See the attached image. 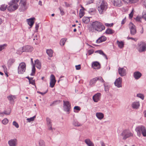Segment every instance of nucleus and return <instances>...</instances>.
Listing matches in <instances>:
<instances>
[{
	"label": "nucleus",
	"instance_id": "1",
	"mask_svg": "<svg viewBox=\"0 0 146 146\" xmlns=\"http://www.w3.org/2000/svg\"><path fill=\"white\" fill-rule=\"evenodd\" d=\"M92 27L96 31L101 32L105 29L104 26L102 23L98 21L93 22L92 25Z\"/></svg>",
	"mask_w": 146,
	"mask_h": 146
},
{
	"label": "nucleus",
	"instance_id": "2",
	"mask_svg": "<svg viewBox=\"0 0 146 146\" xmlns=\"http://www.w3.org/2000/svg\"><path fill=\"white\" fill-rule=\"evenodd\" d=\"M107 3L104 0H102L100 5L98 7V9L100 14H103L108 8Z\"/></svg>",
	"mask_w": 146,
	"mask_h": 146
},
{
	"label": "nucleus",
	"instance_id": "3",
	"mask_svg": "<svg viewBox=\"0 0 146 146\" xmlns=\"http://www.w3.org/2000/svg\"><path fill=\"white\" fill-rule=\"evenodd\" d=\"M135 130L137 132V135L140 137L141 135V133L144 137H146V129L143 125H140L136 127Z\"/></svg>",
	"mask_w": 146,
	"mask_h": 146
},
{
	"label": "nucleus",
	"instance_id": "4",
	"mask_svg": "<svg viewBox=\"0 0 146 146\" xmlns=\"http://www.w3.org/2000/svg\"><path fill=\"white\" fill-rule=\"evenodd\" d=\"M137 48L139 52H142L146 51V43L141 41L137 44Z\"/></svg>",
	"mask_w": 146,
	"mask_h": 146
},
{
	"label": "nucleus",
	"instance_id": "5",
	"mask_svg": "<svg viewBox=\"0 0 146 146\" xmlns=\"http://www.w3.org/2000/svg\"><path fill=\"white\" fill-rule=\"evenodd\" d=\"M120 135L122 136L123 139L125 140L128 138L133 136V134L129 130L125 129L122 131Z\"/></svg>",
	"mask_w": 146,
	"mask_h": 146
},
{
	"label": "nucleus",
	"instance_id": "6",
	"mask_svg": "<svg viewBox=\"0 0 146 146\" xmlns=\"http://www.w3.org/2000/svg\"><path fill=\"white\" fill-rule=\"evenodd\" d=\"M26 69V64L24 62L20 63L18 68V73L22 74L25 72Z\"/></svg>",
	"mask_w": 146,
	"mask_h": 146
},
{
	"label": "nucleus",
	"instance_id": "7",
	"mask_svg": "<svg viewBox=\"0 0 146 146\" xmlns=\"http://www.w3.org/2000/svg\"><path fill=\"white\" fill-rule=\"evenodd\" d=\"M63 109L64 111H66L68 114L70 113L71 105L68 101H63Z\"/></svg>",
	"mask_w": 146,
	"mask_h": 146
},
{
	"label": "nucleus",
	"instance_id": "8",
	"mask_svg": "<svg viewBox=\"0 0 146 146\" xmlns=\"http://www.w3.org/2000/svg\"><path fill=\"white\" fill-rule=\"evenodd\" d=\"M21 1V8L19 9L20 11H24L27 9L28 4L26 0H22Z\"/></svg>",
	"mask_w": 146,
	"mask_h": 146
},
{
	"label": "nucleus",
	"instance_id": "9",
	"mask_svg": "<svg viewBox=\"0 0 146 146\" xmlns=\"http://www.w3.org/2000/svg\"><path fill=\"white\" fill-rule=\"evenodd\" d=\"M9 5L7 9L8 10L10 11H14L18 8V4H12Z\"/></svg>",
	"mask_w": 146,
	"mask_h": 146
},
{
	"label": "nucleus",
	"instance_id": "10",
	"mask_svg": "<svg viewBox=\"0 0 146 146\" xmlns=\"http://www.w3.org/2000/svg\"><path fill=\"white\" fill-rule=\"evenodd\" d=\"M111 2L115 7H120L123 4L121 0H111Z\"/></svg>",
	"mask_w": 146,
	"mask_h": 146
},
{
	"label": "nucleus",
	"instance_id": "11",
	"mask_svg": "<svg viewBox=\"0 0 146 146\" xmlns=\"http://www.w3.org/2000/svg\"><path fill=\"white\" fill-rule=\"evenodd\" d=\"M122 78L119 77L114 82L115 86L117 88H119L122 87Z\"/></svg>",
	"mask_w": 146,
	"mask_h": 146
},
{
	"label": "nucleus",
	"instance_id": "12",
	"mask_svg": "<svg viewBox=\"0 0 146 146\" xmlns=\"http://www.w3.org/2000/svg\"><path fill=\"white\" fill-rule=\"evenodd\" d=\"M33 48L29 45H27L22 48L23 51L21 52V53L23 52H31L33 50Z\"/></svg>",
	"mask_w": 146,
	"mask_h": 146
},
{
	"label": "nucleus",
	"instance_id": "13",
	"mask_svg": "<svg viewBox=\"0 0 146 146\" xmlns=\"http://www.w3.org/2000/svg\"><path fill=\"white\" fill-rule=\"evenodd\" d=\"M56 82V80L53 74L51 75L50 76V87L52 88L54 87Z\"/></svg>",
	"mask_w": 146,
	"mask_h": 146
},
{
	"label": "nucleus",
	"instance_id": "14",
	"mask_svg": "<svg viewBox=\"0 0 146 146\" xmlns=\"http://www.w3.org/2000/svg\"><path fill=\"white\" fill-rule=\"evenodd\" d=\"M130 31V34L132 35H135L137 31L135 26L133 24H131V26L129 27Z\"/></svg>",
	"mask_w": 146,
	"mask_h": 146
},
{
	"label": "nucleus",
	"instance_id": "15",
	"mask_svg": "<svg viewBox=\"0 0 146 146\" xmlns=\"http://www.w3.org/2000/svg\"><path fill=\"white\" fill-rule=\"evenodd\" d=\"M101 94L100 93H98L93 96L92 98L94 102H98L100 99Z\"/></svg>",
	"mask_w": 146,
	"mask_h": 146
},
{
	"label": "nucleus",
	"instance_id": "16",
	"mask_svg": "<svg viewBox=\"0 0 146 146\" xmlns=\"http://www.w3.org/2000/svg\"><path fill=\"white\" fill-rule=\"evenodd\" d=\"M46 120L47 125L48 126V129L52 130V123L51 120L50 118L48 117L46 118Z\"/></svg>",
	"mask_w": 146,
	"mask_h": 146
},
{
	"label": "nucleus",
	"instance_id": "17",
	"mask_svg": "<svg viewBox=\"0 0 146 146\" xmlns=\"http://www.w3.org/2000/svg\"><path fill=\"white\" fill-rule=\"evenodd\" d=\"M118 73L121 76H123L126 74V70L124 68H120L118 69Z\"/></svg>",
	"mask_w": 146,
	"mask_h": 146
},
{
	"label": "nucleus",
	"instance_id": "18",
	"mask_svg": "<svg viewBox=\"0 0 146 146\" xmlns=\"http://www.w3.org/2000/svg\"><path fill=\"white\" fill-rule=\"evenodd\" d=\"M17 143V141L16 139H11L8 141V144L10 146H16Z\"/></svg>",
	"mask_w": 146,
	"mask_h": 146
},
{
	"label": "nucleus",
	"instance_id": "19",
	"mask_svg": "<svg viewBox=\"0 0 146 146\" xmlns=\"http://www.w3.org/2000/svg\"><path fill=\"white\" fill-rule=\"evenodd\" d=\"M92 67L94 69H96V67L97 69H100V63L97 62H93L92 64Z\"/></svg>",
	"mask_w": 146,
	"mask_h": 146
},
{
	"label": "nucleus",
	"instance_id": "20",
	"mask_svg": "<svg viewBox=\"0 0 146 146\" xmlns=\"http://www.w3.org/2000/svg\"><path fill=\"white\" fill-rule=\"evenodd\" d=\"M9 100L10 103L11 104H13L14 103V100L16 98L15 96H13L10 95L9 96L7 97Z\"/></svg>",
	"mask_w": 146,
	"mask_h": 146
},
{
	"label": "nucleus",
	"instance_id": "21",
	"mask_svg": "<svg viewBox=\"0 0 146 146\" xmlns=\"http://www.w3.org/2000/svg\"><path fill=\"white\" fill-rule=\"evenodd\" d=\"M142 76L141 74L139 71L134 72L133 76L135 79L137 80L139 78Z\"/></svg>",
	"mask_w": 146,
	"mask_h": 146
},
{
	"label": "nucleus",
	"instance_id": "22",
	"mask_svg": "<svg viewBox=\"0 0 146 146\" xmlns=\"http://www.w3.org/2000/svg\"><path fill=\"white\" fill-rule=\"evenodd\" d=\"M106 38L104 36H102L99 37L97 40L96 42L97 43H100L106 41Z\"/></svg>",
	"mask_w": 146,
	"mask_h": 146
},
{
	"label": "nucleus",
	"instance_id": "23",
	"mask_svg": "<svg viewBox=\"0 0 146 146\" xmlns=\"http://www.w3.org/2000/svg\"><path fill=\"white\" fill-rule=\"evenodd\" d=\"M84 141L88 146H94V143L89 139H85Z\"/></svg>",
	"mask_w": 146,
	"mask_h": 146
},
{
	"label": "nucleus",
	"instance_id": "24",
	"mask_svg": "<svg viewBox=\"0 0 146 146\" xmlns=\"http://www.w3.org/2000/svg\"><path fill=\"white\" fill-rule=\"evenodd\" d=\"M35 19V18H33L27 19L28 24L31 27H32L34 24V20Z\"/></svg>",
	"mask_w": 146,
	"mask_h": 146
},
{
	"label": "nucleus",
	"instance_id": "25",
	"mask_svg": "<svg viewBox=\"0 0 146 146\" xmlns=\"http://www.w3.org/2000/svg\"><path fill=\"white\" fill-rule=\"evenodd\" d=\"M139 106L140 104L139 102H133L131 105L132 108L134 109H138Z\"/></svg>",
	"mask_w": 146,
	"mask_h": 146
},
{
	"label": "nucleus",
	"instance_id": "26",
	"mask_svg": "<svg viewBox=\"0 0 146 146\" xmlns=\"http://www.w3.org/2000/svg\"><path fill=\"white\" fill-rule=\"evenodd\" d=\"M96 116L99 120H101L104 117V114L102 113L97 112L96 113Z\"/></svg>",
	"mask_w": 146,
	"mask_h": 146
},
{
	"label": "nucleus",
	"instance_id": "27",
	"mask_svg": "<svg viewBox=\"0 0 146 146\" xmlns=\"http://www.w3.org/2000/svg\"><path fill=\"white\" fill-rule=\"evenodd\" d=\"M98 80V78H95L91 80L90 81V85L93 86Z\"/></svg>",
	"mask_w": 146,
	"mask_h": 146
},
{
	"label": "nucleus",
	"instance_id": "28",
	"mask_svg": "<svg viewBox=\"0 0 146 146\" xmlns=\"http://www.w3.org/2000/svg\"><path fill=\"white\" fill-rule=\"evenodd\" d=\"M35 64L36 67L40 69L41 68V63L38 60H36L35 61Z\"/></svg>",
	"mask_w": 146,
	"mask_h": 146
},
{
	"label": "nucleus",
	"instance_id": "29",
	"mask_svg": "<svg viewBox=\"0 0 146 146\" xmlns=\"http://www.w3.org/2000/svg\"><path fill=\"white\" fill-rule=\"evenodd\" d=\"M95 53H98L99 54H100L102 55L103 56H104L105 58L106 59H108V58H107V57L106 55L103 52L102 50H96L95 51Z\"/></svg>",
	"mask_w": 146,
	"mask_h": 146
},
{
	"label": "nucleus",
	"instance_id": "30",
	"mask_svg": "<svg viewBox=\"0 0 146 146\" xmlns=\"http://www.w3.org/2000/svg\"><path fill=\"white\" fill-rule=\"evenodd\" d=\"M114 31L110 29H108L106 31L105 33L108 34H111L114 33Z\"/></svg>",
	"mask_w": 146,
	"mask_h": 146
},
{
	"label": "nucleus",
	"instance_id": "31",
	"mask_svg": "<svg viewBox=\"0 0 146 146\" xmlns=\"http://www.w3.org/2000/svg\"><path fill=\"white\" fill-rule=\"evenodd\" d=\"M46 52L49 56L50 57H52V56L53 51L51 49L47 50Z\"/></svg>",
	"mask_w": 146,
	"mask_h": 146
},
{
	"label": "nucleus",
	"instance_id": "32",
	"mask_svg": "<svg viewBox=\"0 0 146 146\" xmlns=\"http://www.w3.org/2000/svg\"><path fill=\"white\" fill-rule=\"evenodd\" d=\"M82 21L85 23H88L90 21L89 17H84L82 19Z\"/></svg>",
	"mask_w": 146,
	"mask_h": 146
},
{
	"label": "nucleus",
	"instance_id": "33",
	"mask_svg": "<svg viewBox=\"0 0 146 146\" xmlns=\"http://www.w3.org/2000/svg\"><path fill=\"white\" fill-rule=\"evenodd\" d=\"M7 5L5 4H3L0 6V10L1 11H5L7 8Z\"/></svg>",
	"mask_w": 146,
	"mask_h": 146
},
{
	"label": "nucleus",
	"instance_id": "34",
	"mask_svg": "<svg viewBox=\"0 0 146 146\" xmlns=\"http://www.w3.org/2000/svg\"><path fill=\"white\" fill-rule=\"evenodd\" d=\"M15 61V60L14 59H9L8 60L7 63L8 66L9 67L11 66Z\"/></svg>",
	"mask_w": 146,
	"mask_h": 146
},
{
	"label": "nucleus",
	"instance_id": "35",
	"mask_svg": "<svg viewBox=\"0 0 146 146\" xmlns=\"http://www.w3.org/2000/svg\"><path fill=\"white\" fill-rule=\"evenodd\" d=\"M117 43L119 48H122L123 47L124 44L121 41L120 42L119 41L117 40Z\"/></svg>",
	"mask_w": 146,
	"mask_h": 146
},
{
	"label": "nucleus",
	"instance_id": "36",
	"mask_svg": "<svg viewBox=\"0 0 146 146\" xmlns=\"http://www.w3.org/2000/svg\"><path fill=\"white\" fill-rule=\"evenodd\" d=\"M66 40V38H63L62 39L60 42V45L63 46L64 45L65 43Z\"/></svg>",
	"mask_w": 146,
	"mask_h": 146
},
{
	"label": "nucleus",
	"instance_id": "37",
	"mask_svg": "<svg viewBox=\"0 0 146 146\" xmlns=\"http://www.w3.org/2000/svg\"><path fill=\"white\" fill-rule=\"evenodd\" d=\"M38 143L39 146H45L44 142L42 140L39 141Z\"/></svg>",
	"mask_w": 146,
	"mask_h": 146
},
{
	"label": "nucleus",
	"instance_id": "38",
	"mask_svg": "<svg viewBox=\"0 0 146 146\" xmlns=\"http://www.w3.org/2000/svg\"><path fill=\"white\" fill-rule=\"evenodd\" d=\"M19 0H12L9 3V4H17V3L19 1Z\"/></svg>",
	"mask_w": 146,
	"mask_h": 146
},
{
	"label": "nucleus",
	"instance_id": "39",
	"mask_svg": "<svg viewBox=\"0 0 146 146\" xmlns=\"http://www.w3.org/2000/svg\"><path fill=\"white\" fill-rule=\"evenodd\" d=\"M35 68L34 66H33L32 70V73L31 74V75L33 76L35 75Z\"/></svg>",
	"mask_w": 146,
	"mask_h": 146
},
{
	"label": "nucleus",
	"instance_id": "40",
	"mask_svg": "<svg viewBox=\"0 0 146 146\" xmlns=\"http://www.w3.org/2000/svg\"><path fill=\"white\" fill-rule=\"evenodd\" d=\"M35 116H34L30 118H28L27 119V120L28 121V122H30L32 121H33L35 117Z\"/></svg>",
	"mask_w": 146,
	"mask_h": 146
},
{
	"label": "nucleus",
	"instance_id": "41",
	"mask_svg": "<svg viewBox=\"0 0 146 146\" xmlns=\"http://www.w3.org/2000/svg\"><path fill=\"white\" fill-rule=\"evenodd\" d=\"M73 125L75 126H80L82 125V124L77 121H74L73 123Z\"/></svg>",
	"mask_w": 146,
	"mask_h": 146
},
{
	"label": "nucleus",
	"instance_id": "42",
	"mask_svg": "<svg viewBox=\"0 0 146 146\" xmlns=\"http://www.w3.org/2000/svg\"><path fill=\"white\" fill-rule=\"evenodd\" d=\"M137 97L140 98L141 99H142V100H144V95L141 94H137Z\"/></svg>",
	"mask_w": 146,
	"mask_h": 146
},
{
	"label": "nucleus",
	"instance_id": "43",
	"mask_svg": "<svg viewBox=\"0 0 146 146\" xmlns=\"http://www.w3.org/2000/svg\"><path fill=\"white\" fill-rule=\"evenodd\" d=\"M8 122V120L7 118H5L2 121V123L4 124H7Z\"/></svg>",
	"mask_w": 146,
	"mask_h": 146
},
{
	"label": "nucleus",
	"instance_id": "44",
	"mask_svg": "<svg viewBox=\"0 0 146 146\" xmlns=\"http://www.w3.org/2000/svg\"><path fill=\"white\" fill-rule=\"evenodd\" d=\"M7 46L6 44H4L3 45H0V51H1L2 50L4 49L5 48V46Z\"/></svg>",
	"mask_w": 146,
	"mask_h": 146
},
{
	"label": "nucleus",
	"instance_id": "45",
	"mask_svg": "<svg viewBox=\"0 0 146 146\" xmlns=\"http://www.w3.org/2000/svg\"><path fill=\"white\" fill-rule=\"evenodd\" d=\"M13 125L15 127L17 128L19 127V125L18 123L15 121H13Z\"/></svg>",
	"mask_w": 146,
	"mask_h": 146
},
{
	"label": "nucleus",
	"instance_id": "46",
	"mask_svg": "<svg viewBox=\"0 0 146 146\" xmlns=\"http://www.w3.org/2000/svg\"><path fill=\"white\" fill-rule=\"evenodd\" d=\"M104 86L105 91H106V92H108L109 90V87L108 86L104 84Z\"/></svg>",
	"mask_w": 146,
	"mask_h": 146
},
{
	"label": "nucleus",
	"instance_id": "47",
	"mask_svg": "<svg viewBox=\"0 0 146 146\" xmlns=\"http://www.w3.org/2000/svg\"><path fill=\"white\" fill-rule=\"evenodd\" d=\"M10 112L9 111L7 112L6 111H4L0 113V114H5V115H9L10 114Z\"/></svg>",
	"mask_w": 146,
	"mask_h": 146
},
{
	"label": "nucleus",
	"instance_id": "48",
	"mask_svg": "<svg viewBox=\"0 0 146 146\" xmlns=\"http://www.w3.org/2000/svg\"><path fill=\"white\" fill-rule=\"evenodd\" d=\"M139 0H129V2L131 3H135L137 2Z\"/></svg>",
	"mask_w": 146,
	"mask_h": 146
},
{
	"label": "nucleus",
	"instance_id": "49",
	"mask_svg": "<svg viewBox=\"0 0 146 146\" xmlns=\"http://www.w3.org/2000/svg\"><path fill=\"white\" fill-rule=\"evenodd\" d=\"M74 110H76L78 111H80L81 110L80 107L78 106H75L74 107Z\"/></svg>",
	"mask_w": 146,
	"mask_h": 146
},
{
	"label": "nucleus",
	"instance_id": "50",
	"mask_svg": "<svg viewBox=\"0 0 146 146\" xmlns=\"http://www.w3.org/2000/svg\"><path fill=\"white\" fill-rule=\"evenodd\" d=\"M95 9L94 8H91L89 9V13H94L95 12Z\"/></svg>",
	"mask_w": 146,
	"mask_h": 146
},
{
	"label": "nucleus",
	"instance_id": "51",
	"mask_svg": "<svg viewBox=\"0 0 146 146\" xmlns=\"http://www.w3.org/2000/svg\"><path fill=\"white\" fill-rule=\"evenodd\" d=\"M29 82L30 84H31L32 85H35V80H30L29 81Z\"/></svg>",
	"mask_w": 146,
	"mask_h": 146
},
{
	"label": "nucleus",
	"instance_id": "52",
	"mask_svg": "<svg viewBox=\"0 0 146 146\" xmlns=\"http://www.w3.org/2000/svg\"><path fill=\"white\" fill-rule=\"evenodd\" d=\"M143 17L146 21V12H143Z\"/></svg>",
	"mask_w": 146,
	"mask_h": 146
},
{
	"label": "nucleus",
	"instance_id": "53",
	"mask_svg": "<svg viewBox=\"0 0 146 146\" xmlns=\"http://www.w3.org/2000/svg\"><path fill=\"white\" fill-rule=\"evenodd\" d=\"M94 52V50H89L88 51V54L89 55H90L92 54Z\"/></svg>",
	"mask_w": 146,
	"mask_h": 146
},
{
	"label": "nucleus",
	"instance_id": "54",
	"mask_svg": "<svg viewBox=\"0 0 146 146\" xmlns=\"http://www.w3.org/2000/svg\"><path fill=\"white\" fill-rule=\"evenodd\" d=\"M39 27V24H37L36 23V26H35V29L36 31L37 32L38 29V28Z\"/></svg>",
	"mask_w": 146,
	"mask_h": 146
},
{
	"label": "nucleus",
	"instance_id": "55",
	"mask_svg": "<svg viewBox=\"0 0 146 146\" xmlns=\"http://www.w3.org/2000/svg\"><path fill=\"white\" fill-rule=\"evenodd\" d=\"M2 67L4 69V70L5 72H7V68L6 67V66L5 65H3L2 66Z\"/></svg>",
	"mask_w": 146,
	"mask_h": 146
},
{
	"label": "nucleus",
	"instance_id": "56",
	"mask_svg": "<svg viewBox=\"0 0 146 146\" xmlns=\"http://www.w3.org/2000/svg\"><path fill=\"white\" fill-rule=\"evenodd\" d=\"M113 25V23H111V24H109V23H105V25L107 27H111Z\"/></svg>",
	"mask_w": 146,
	"mask_h": 146
},
{
	"label": "nucleus",
	"instance_id": "57",
	"mask_svg": "<svg viewBox=\"0 0 146 146\" xmlns=\"http://www.w3.org/2000/svg\"><path fill=\"white\" fill-rule=\"evenodd\" d=\"M76 69L77 70H79L81 69L80 65L79 64L78 65H76L75 66Z\"/></svg>",
	"mask_w": 146,
	"mask_h": 146
},
{
	"label": "nucleus",
	"instance_id": "58",
	"mask_svg": "<svg viewBox=\"0 0 146 146\" xmlns=\"http://www.w3.org/2000/svg\"><path fill=\"white\" fill-rule=\"evenodd\" d=\"M98 80H99L100 81L102 82H104V81L102 77H100L98 78Z\"/></svg>",
	"mask_w": 146,
	"mask_h": 146
},
{
	"label": "nucleus",
	"instance_id": "59",
	"mask_svg": "<svg viewBox=\"0 0 146 146\" xmlns=\"http://www.w3.org/2000/svg\"><path fill=\"white\" fill-rule=\"evenodd\" d=\"M141 18L138 16L137 17L135 18L136 20L138 22H141Z\"/></svg>",
	"mask_w": 146,
	"mask_h": 146
},
{
	"label": "nucleus",
	"instance_id": "60",
	"mask_svg": "<svg viewBox=\"0 0 146 146\" xmlns=\"http://www.w3.org/2000/svg\"><path fill=\"white\" fill-rule=\"evenodd\" d=\"M133 11L129 14V17L130 19L132 18L133 17Z\"/></svg>",
	"mask_w": 146,
	"mask_h": 146
},
{
	"label": "nucleus",
	"instance_id": "61",
	"mask_svg": "<svg viewBox=\"0 0 146 146\" xmlns=\"http://www.w3.org/2000/svg\"><path fill=\"white\" fill-rule=\"evenodd\" d=\"M126 17H125L122 21L121 24L122 25L124 24L126 22Z\"/></svg>",
	"mask_w": 146,
	"mask_h": 146
},
{
	"label": "nucleus",
	"instance_id": "62",
	"mask_svg": "<svg viewBox=\"0 0 146 146\" xmlns=\"http://www.w3.org/2000/svg\"><path fill=\"white\" fill-rule=\"evenodd\" d=\"M100 143L101 146H106V144L103 141H100Z\"/></svg>",
	"mask_w": 146,
	"mask_h": 146
},
{
	"label": "nucleus",
	"instance_id": "63",
	"mask_svg": "<svg viewBox=\"0 0 146 146\" xmlns=\"http://www.w3.org/2000/svg\"><path fill=\"white\" fill-rule=\"evenodd\" d=\"M59 9L60 10V13L62 15H63L64 14V12L63 10L60 7L59 8Z\"/></svg>",
	"mask_w": 146,
	"mask_h": 146
},
{
	"label": "nucleus",
	"instance_id": "64",
	"mask_svg": "<svg viewBox=\"0 0 146 146\" xmlns=\"http://www.w3.org/2000/svg\"><path fill=\"white\" fill-rule=\"evenodd\" d=\"M47 91H48V90H47L46 92H45L44 93H42V92H41L39 91H38V92H37L38 93H39V94H42V95H44V94H45L46 93H47Z\"/></svg>",
	"mask_w": 146,
	"mask_h": 146
}]
</instances>
